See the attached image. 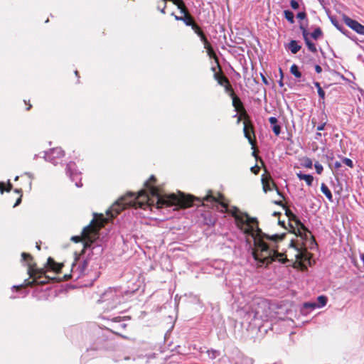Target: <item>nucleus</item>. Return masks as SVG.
I'll use <instances>...</instances> for the list:
<instances>
[{
  "label": "nucleus",
  "instance_id": "nucleus-21",
  "mask_svg": "<svg viewBox=\"0 0 364 364\" xmlns=\"http://www.w3.org/2000/svg\"><path fill=\"white\" fill-rule=\"evenodd\" d=\"M327 297L326 296H323V295H321V296H319L318 298H317V308H321V307H323L326 305L327 304Z\"/></svg>",
  "mask_w": 364,
  "mask_h": 364
},
{
  "label": "nucleus",
  "instance_id": "nucleus-59",
  "mask_svg": "<svg viewBox=\"0 0 364 364\" xmlns=\"http://www.w3.org/2000/svg\"><path fill=\"white\" fill-rule=\"evenodd\" d=\"M75 75H77L78 72L76 70V71L75 72Z\"/></svg>",
  "mask_w": 364,
  "mask_h": 364
},
{
  "label": "nucleus",
  "instance_id": "nucleus-10",
  "mask_svg": "<svg viewBox=\"0 0 364 364\" xmlns=\"http://www.w3.org/2000/svg\"><path fill=\"white\" fill-rule=\"evenodd\" d=\"M226 90L230 92V96L232 99V105L235 108L236 111L239 112L243 109L242 103L240 100L235 95L233 90L231 87L228 85L226 87Z\"/></svg>",
  "mask_w": 364,
  "mask_h": 364
},
{
  "label": "nucleus",
  "instance_id": "nucleus-6",
  "mask_svg": "<svg viewBox=\"0 0 364 364\" xmlns=\"http://www.w3.org/2000/svg\"><path fill=\"white\" fill-rule=\"evenodd\" d=\"M28 273L30 275V277L33 278L31 282L25 281V286H32L34 284H45L46 283L47 278L45 277L44 279L41 280L43 277V275L45 274V271L43 269H36L35 266L32 265L30 262L28 261Z\"/></svg>",
  "mask_w": 364,
  "mask_h": 364
},
{
  "label": "nucleus",
  "instance_id": "nucleus-44",
  "mask_svg": "<svg viewBox=\"0 0 364 364\" xmlns=\"http://www.w3.org/2000/svg\"><path fill=\"white\" fill-rule=\"evenodd\" d=\"M315 70H316V72L317 73H321V71H322V68H321V67L320 65H316L315 66Z\"/></svg>",
  "mask_w": 364,
  "mask_h": 364
},
{
  "label": "nucleus",
  "instance_id": "nucleus-34",
  "mask_svg": "<svg viewBox=\"0 0 364 364\" xmlns=\"http://www.w3.org/2000/svg\"><path fill=\"white\" fill-rule=\"evenodd\" d=\"M300 28L302 30V34H303L305 41L306 40H309V38H308L309 33H308L306 29L304 27H303L301 25L300 26Z\"/></svg>",
  "mask_w": 364,
  "mask_h": 364
},
{
  "label": "nucleus",
  "instance_id": "nucleus-15",
  "mask_svg": "<svg viewBox=\"0 0 364 364\" xmlns=\"http://www.w3.org/2000/svg\"><path fill=\"white\" fill-rule=\"evenodd\" d=\"M296 257L301 261H307L310 259L309 254L306 250H298Z\"/></svg>",
  "mask_w": 364,
  "mask_h": 364
},
{
  "label": "nucleus",
  "instance_id": "nucleus-19",
  "mask_svg": "<svg viewBox=\"0 0 364 364\" xmlns=\"http://www.w3.org/2000/svg\"><path fill=\"white\" fill-rule=\"evenodd\" d=\"M300 164L303 167L311 168L313 166L312 161L308 157H304L300 160Z\"/></svg>",
  "mask_w": 364,
  "mask_h": 364
},
{
  "label": "nucleus",
  "instance_id": "nucleus-33",
  "mask_svg": "<svg viewBox=\"0 0 364 364\" xmlns=\"http://www.w3.org/2000/svg\"><path fill=\"white\" fill-rule=\"evenodd\" d=\"M314 167H315V169H316L317 173L321 174L322 173L323 168V166L321 164L316 162L314 164Z\"/></svg>",
  "mask_w": 364,
  "mask_h": 364
},
{
  "label": "nucleus",
  "instance_id": "nucleus-43",
  "mask_svg": "<svg viewBox=\"0 0 364 364\" xmlns=\"http://www.w3.org/2000/svg\"><path fill=\"white\" fill-rule=\"evenodd\" d=\"M71 240L78 242L81 240V237L80 236H73L71 237Z\"/></svg>",
  "mask_w": 364,
  "mask_h": 364
},
{
  "label": "nucleus",
  "instance_id": "nucleus-18",
  "mask_svg": "<svg viewBox=\"0 0 364 364\" xmlns=\"http://www.w3.org/2000/svg\"><path fill=\"white\" fill-rule=\"evenodd\" d=\"M202 41L204 44V48L207 50L208 55L212 57L214 55V51L206 37H202Z\"/></svg>",
  "mask_w": 364,
  "mask_h": 364
},
{
  "label": "nucleus",
  "instance_id": "nucleus-17",
  "mask_svg": "<svg viewBox=\"0 0 364 364\" xmlns=\"http://www.w3.org/2000/svg\"><path fill=\"white\" fill-rule=\"evenodd\" d=\"M288 47L291 52L294 54L297 53L301 48V46L299 45L298 42L294 40H292L289 42Z\"/></svg>",
  "mask_w": 364,
  "mask_h": 364
},
{
  "label": "nucleus",
  "instance_id": "nucleus-8",
  "mask_svg": "<svg viewBox=\"0 0 364 364\" xmlns=\"http://www.w3.org/2000/svg\"><path fill=\"white\" fill-rule=\"evenodd\" d=\"M64 156V152L60 148H55L51 149L49 152L45 153L44 158L46 161L51 162L53 164L58 163V159Z\"/></svg>",
  "mask_w": 364,
  "mask_h": 364
},
{
  "label": "nucleus",
  "instance_id": "nucleus-51",
  "mask_svg": "<svg viewBox=\"0 0 364 364\" xmlns=\"http://www.w3.org/2000/svg\"><path fill=\"white\" fill-rule=\"evenodd\" d=\"M360 258L361 261L364 263V253L360 255Z\"/></svg>",
  "mask_w": 364,
  "mask_h": 364
},
{
  "label": "nucleus",
  "instance_id": "nucleus-12",
  "mask_svg": "<svg viewBox=\"0 0 364 364\" xmlns=\"http://www.w3.org/2000/svg\"><path fill=\"white\" fill-rule=\"evenodd\" d=\"M47 265H48V268H50V269H52L53 271H54L55 272H59L61 269L62 267H63V265L61 264L56 263L50 257H49L48 259Z\"/></svg>",
  "mask_w": 364,
  "mask_h": 364
},
{
  "label": "nucleus",
  "instance_id": "nucleus-46",
  "mask_svg": "<svg viewBox=\"0 0 364 364\" xmlns=\"http://www.w3.org/2000/svg\"><path fill=\"white\" fill-rule=\"evenodd\" d=\"M223 82L228 83V80L225 77H224L222 78V80H219V83L220 85H223Z\"/></svg>",
  "mask_w": 364,
  "mask_h": 364
},
{
  "label": "nucleus",
  "instance_id": "nucleus-31",
  "mask_svg": "<svg viewBox=\"0 0 364 364\" xmlns=\"http://www.w3.org/2000/svg\"><path fill=\"white\" fill-rule=\"evenodd\" d=\"M304 306L305 308H310V309H314L316 308H317V303L316 302H308V303H305L304 304Z\"/></svg>",
  "mask_w": 364,
  "mask_h": 364
},
{
  "label": "nucleus",
  "instance_id": "nucleus-29",
  "mask_svg": "<svg viewBox=\"0 0 364 364\" xmlns=\"http://www.w3.org/2000/svg\"><path fill=\"white\" fill-rule=\"evenodd\" d=\"M342 162L348 167L352 168L353 166V161L348 158H343Z\"/></svg>",
  "mask_w": 364,
  "mask_h": 364
},
{
  "label": "nucleus",
  "instance_id": "nucleus-36",
  "mask_svg": "<svg viewBox=\"0 0 364 364\" xmlns=\"http://www.w3.org/2000/svg\"><path fill=\"white\" fill-rule=\"evenodd\" d=\"M290 5L293 9H297L299 6V3L295 0H291Z\"/></svg>",
  "mask_w": 364,
  "mask_h": 364
},
{
  "label": "nucleus",
  "instance_id": "nucleus-16",
  "mask_svg": "<svg viewBox=\"0 0 364 364\" xmlns=\"http://www.w3.org/2000/svg\"><path fill=\"white\" fill-rule=\"evenodd\" d=\"M321 191L326 196V197L328 198L329 201H333V196L331 194V192L325 183H321Z\"/></svg>",
  "mask_w": 364,
  "mask_h": 364
},
{
  "label": "nucleus",
  "instance_id": "nucleus-25",
  "mask_svg": "<svg viewBox=\"0 0 364 364\" xmlns=\"http://www.w3.org/2000/svg\"><path fill=\"white\" fill-rule=\"evenodd\" d=\"M311 37L316 40L322 36V31L320 28H316L311 33Z\"/></svg>",
  "mask_w": 364,
  "mask_h": 364
},
{
  "label": "nucleus",
  "instance_id": "nucleus-27",
  "mask_svg": "<svg viewBox=\"0 0 364 364\" xmlns=\"http://www.w3.org/2000/svg\"><path fill=\"white\" fill-rule=\"evenodd\" d=\"M207 353L210 359H215L220 355V352L216 350H209Z\"/></svg>",
  "mask_w": 364,
  "mask_h": 364
},
{
  "label": "nucleus",
  "instance_id": "nucleus-24",
  "mask_svg": "<svg viewBox=\"0 0 364 364\" xmlns=\"http://www.w3.org/2000/svg\"><path fill=\"white\" fill-rule=\"evenodd\" d=\"M191 27H192V29L195 31V33H197L200 36L201 41H202V37H205L197 24L193 23L192 24Z\"/></svg>",
  "mask_w": 364,
  "mask_h": 364
},
{
  "label": "nucleus",
  "instance_id": "nucleus-53",
  "mask_svg": "<svg viewBox=\"0 0 364 364\" xmlns=\"http://www.w3.org/2000/svg\"><path fill=\"white\" fill-rule=\"evenodd\" d=\"M320 136H321V134L320 132H317L316 134V139H318Z\"/></svg>",
  "mask_w": 364,
  "mask_h": 364
},
{
  "label": "nucleus",
  "instance_id": "nucleus-23",
  "mask_svg": "<svg viewBox=\"0 0 364 364\" xmlns=\"http://www.w3.org/2000/svg\"><path fill=\"white\" fill-rule=\"evenodd\" d=\"M299 225L300 228H299V232L301 237H305L307 238L308 235H311L310 232L305 228L303 224L300 223Z\"/></svg>",
  "mask_w": 364,
  "mask_h": 364
},
{
  "label": "nucleus",
  "instance_id": "nucleus-14",
  "mask_svg": "<svg viewBox=\"0 0 364 364\" xmlns=\"http://www.w3.org/2000/svg\"><path fill=\"white\" fill-rule=\"evenodd\" d=\"M296 176H297V177L300 180L305 181L306 183L309 186H311L312 185V183H313V181H314V177L311 175H310V174H304L301 172H299V173H296Z\"/></svg>",
  "mask_w": 364,
  "mask_h": 364
},
{
  "label": "nucleus",
  "instance_id": "nucleus-30",
  "mask_svg": "<svg viewBox=\"0 0 364 364\" xmlns=\"http://www.w3.org/2000/svg\"><path fill=\"white\" fill-rule=\"evenodd\" d=\"M11 187H12V185L10 183V182H9V183H8L7 188H4V183H0V191L1 193H3L4 191H6L7 192L10 191V190L11 189Z\"/></svg>",
  "mask_w": 364,
  "mask_h": 364
},
{
  "label": "nucleus",
  "instance_id": "nucleus-22",
  "mask_svg": "<svg viewBox=\"0 0 364 364\" xmlns=\"http://www.w3.org/2000/svg\"><path fill=\"white\" fill-rule=\"evenodd\" d=\"M284 17L290 23H294V15L293 12H291L289 10H285L284 11Z\"/></svg>",
  "mask_w": 364,
  "mask_h": 364
},
{
  "label": "nucleus",
  "instance_id": "nucleus-38",
  "mask_svg": "<svg viewBox=\"0 0 364 364\" xmlns=\"http://www.w3.org/2000/svg\"><path fill=\"white\" fill-rule=\"evenodd\" d=\"M21 256H22V258H23V259L24 261H26L28 259H32L31 255L28 254V253H26V252H23Z\"/></svg>",
  "mask_w": 364,
  "mask_h": 364
},
{
  "label": "nucleus",
  "instance_id": "nucleus-3",
  "mask_svg": "<svg viewBox=\"0 0 364 364\" xmlns=\"http://www.w3.org/2000/svg\"><path fill=\"white\" fill-rule=\"evenodd\" d=\"M123 300V292L120 289L108 288L102 294L98 301L104 305V309L109 311L117 307Z\"/></svg>",
  "mask_w": 364,
  "mask_h": 364
},
{
  "label": "nucleus",
  "instance_id": "nucleus-52",
  "mask_svg": "<svg viewBox=\"0 0 364 364\" xmlns=\"http://www.w3.org/2000/svg\"><path fill=\"white\" fill-rule=\"evenodd\" d=\"M282 79L283 78H280L279 81V85L280 87H283L284 84H283V82H282Z\"/></svg>",
  "mask_w": 364,
  "mask_h": 364
},
{
  "label": "nucleus",
  "instance_id": "nucleus-60",
  "mask_svg": "<svg viewBox=\"0 0 364 364\" xmlns=\"http://www.w3.org/2000/svg\"><path fill=\"white\" fill-rule=\"evenodd\" d=\"M18 176H16V177L15 178V181L18 180Z\"/></svg>",
  "mask_w": 364,
  "mask_h": 364
},
{
  "label": "nucleus",
  "instance_id": "nucleus-2",
  "mask_svg": "<svg viewBox=\"0 0 364 364\" xmlns=\"http://www.w3.org/2000/svg\"><path fill=\"white\" fill-rule=\"evenodd\" d=\"M155 181L154 176H151L145 183L146 189L141 190L137 196L130 193L122 197L107 211V216L111 218H114L127 206L146 209L151 206L156 208L172 205L187 208L192 205L193 198L191 196H185L181 193L178 195L161 193L160 190L154 186Z\"/></svg>",
  "mask_w": 364,
  "mask_h": 364
},
{
  "label": "nucleus",
  "instance_id": "nucleus-13",
  "mask_svg": "<svg viewBox=\"0 0 364 364\" xmlns=\"http://www.w3.org/2000/svg\"><path fill=\"white\" fill-rule=\"evenodd\" d=\"M252 132V127L251 126H249L247 123H244V134L245 137L248 139L249 142L254 146V141L252 139L250 133Z\"/></svg>",
  "mask_w": 364,
  "mask_h": 364
},
{
  "label": "nucleus",
  "instance_id": "nucleus-20",
  "mask_svg": "<svg viewBox=\"0 0 364 364\" xmlns=\"http://www.w3.org/2000/svg\"><path fill=\"white\" fill-rule=\"evenodd\" d=\"M290 73L296 77L300 78L301 73L299 70V68L296 64H293L290 68Z\"/></svg>",
  "mask_w": 364,
  "mask_h": 364
},
{
  "label": "nucleus",
  "instance_id": "nucleus-57",
  "mask_svg": "<svg viewBox=\"0 0 364 364\" xmlns=\"http://www.w3.org/2000/svg\"><path fill=\"white\" fill-rule=\"evenodd\" d=\"M335 166H336V167L338 168L341 166V164L338 162H336Z\"/></svg>",
  "mask_w": 364,
  "mask_h": 364
},
{
  "label": "nucleus",
  "instance_id": "nucleus-45",
  "mask_svg": "<svg viewBox=\"0 0 364 364\" xmlns=\"http://www.w3.org/2000/svg\"><path fill=\"white\" fill-rule=\"evenodd\" d=\"M21 202V196H19V198L17 199L16 203L14 204V207H16L17 205H18Z\"/></svg>",
  "mask_w": 364,
  "mask_h": 364
},
{
  "label": "nucleus",
  "instance_id": "nucleus-11",
  "mask_svg": "<svg viewBox=\"0 0 364 364\" xmlns=\"http://www.w3.org/2000/svg\"><path fill=\"white\" fill-rule=\"evenodd\" d=\"M87 266V262L83 261L82 263L77 264V260L75 259V262L72 265V272L75 273V272H78L77 277H80V274H82L85 272V267Z\"/></svg>",
  "mask_w": 364,
  "mask_h": 364
},
{
  "label": "nucleus",
  "instance_id": "nucleus-9",
  "mask_svg": "<svg viewBox=\"0 0 364 364\" xmlns=\"http://www.w3.org/2000/svg\"><path fill=\"white\" fill-rule=\"evenodd\" d=\"M343 19L344 23L352 30L360 35L364 36V26L361 25L357 21L353 20L347 16H344Z\"/></svg>",
  "mask_w": 364,
  "mask_h": 364
},
{
  "label": "nucleus",
  "instance_id": "nucleus-5",
  "mask_svg": "<svg viewBox=\"0 0 364 364\" xmlns=\"http://www.w3.org/2000/svg\"><path fill=\"white\" fill-rule=\"evenodd\" d=\"M252 313L255 318L266 320L270 314L269 303L264 299H257L252 304Z\"/></svg>",
  "mask_w": 364,
  "mask_h": 364
},
{
  "label": "nucleus",
  "instance_id": "nucleus-37",
  "mask_svg": "<svg viewBox=\"0 0 364 364\" xmlns=\"http://www.w3.org/2000/svg\"><path fill=\"white\" fill-rule=\"evenodd\" d=\"M296 17H297V18H299L300 20H303V19L306 18V14L304 11L299 12L297 14Z\"/></svg>",
  "mask_w": 364,
  "mask_h": 364
},
{
  "label": "nucleus",
  "instance_id": "nucleus-56",
  "mask_svg": "<svg viewBox=\"0 0 364 364\" xmlns=\"http://www.w3.org/2000/svg\"><path fill=\"white\" fill-rule=\"evenodd\" d=\"M175 18H176V20H183V17H178V16H175Z\"/></svg>",
  "mask_w": 364,
  "mask_h": 364
},
{
  "label": "nucleus",
  "instance_id": "nucleus-42",
  "mask_svg": "<svg viewBox=\"0 0 364 364\" xmlns=\"http://www.w3.org/2000/svg\"><path fill=\"white\" fill-rule=\"evenodd\" d=\"M333 23L334 24V26L339 30L341 31L343 33H346L343 29V28L341 26H339V24L336 22H334V21H332Z\"/></svg>",
  "mask_w": 364,
  "mask_h": 364
},
{
  "label": "nucleus",
  "instance_id": "nucleus-54",
  "mask_svg": "<svg viewBox=\"0 0 364 364\" xmlns=\"http://www.w3.org/2000/svg\"><path fill=\"white\" fill-rule=\"evenodd\" d=\"M279 73L280 78H283V72L281 68L279 69Z\"/></svg>",
  "mask_w": 364,
  "mask_h": 364
},
{
  "label": "nucleus",
  "instance_id": "nucleus-58",
  "mask_svg": "<svg viewBox=\"0 0 364 364\" xmlns=\"http://www.w3.org/2000/svg\"><path fill=\"white\" fill-rule=\"evenodd\" d=\"M36 247L40 250V246L38 245H36Z\"/></svg>",
  "mask_w": 364,
  "mask_h": 364
},
{
  "label": "nucleus",
  "instance_id": "nucleus-7",
  "mask_svg": "<svg viewBox=\"0 0 364 364\" xmlns=\"http://www.w3.org/2000/svg\"><path fill=\"white\" fill-rule=\"evenodd\" d=\"M75 164L74 162H70L67 165L66 171L67 174L70 176L72 181H75V186L77 187H81V176L80 173L78 172L75 168Z\"/></svg>",
  "mask_w": 364,
  "mask_h": 364
},
{
  "label": "nucleus",
  "instance_id": "nucleus-50",
  "mask_svg": "<svg viewBox=\"0 0 364 364\" xmlns=\"http://www.w3.org/2000/svg\"><path fill=\"white\" fill-rule=\"evenodd\" d=\"M314 85L317 88V90H318L319 87H321L319 82H315Z\"/></svg>",
  "mask_w": 364,
  "mask_h": 364
},
{
  "label": "nucleus",
  "instance_id": "nucleus-48",
  "mask_svg": "<svg viewBox=\"0 0 364 364\" xmlns=\"http://www.w3.org/2000/svg\"><path fill=\"white\" fill-rule=\"evenodd\" d=\"M261 76H262V82L264 84L268 85V81L267 80L266 77L263 75H261Z\"/></svg>",
  "mask_w": 364,
  "mask_h": 364
},
{
  "label": "nucleus",
  "instance_id": "nucleus-55",
  "mask_svg": "<svg viewBox=\"0 0 364 364\" xmlns=\"http://www.w3.org/2000/svg\"><path fill=\"white\" fill-rule=\"evenodd\" d=\"M23 286V284H21V285H20V286H14V287H13V289H18V288L22 287Z\"/></svg>",
  "mask_w": 364,
  "mask_h": 364
},
{
  "label": "nucleus",
  "instance_id": "nucleus-32",
  "mask_svg": "<svg viewBox=\"0 0 364 364\" xmlns=\"http://www.w3.org/2000/svg\"><path fill=\"white\" fill-rule=\"evenodd\" d=\"M272 131L275 135L278 136L281 132V127L279 124H274L272 126Z\"/></svg>",
  "mask_w": 364,
  "mask_h": 364
},
{
  "label": "nucleus",
  "instance_id": "nucleus-4",
  "mask_svg": "<svg viewBox=\"0 0 364 364\" xmlns=\"http://www.w3.org/2000/svg\"><path fill=\"white\" fill-rule=\"evenodd\" d=\"M102 225V222H100L99 225L97 221L92 220L89 225L84 228L82 232V237L84 240V249L92 247L93 243L99 237V228Z\"/></svg>",
  "mask_w": 364,
  "mask_h": 364
},
{
  "label": "nucleus",
  "instance_id": "nucleus-35",
  "mask_svg": "<svg viewBox=\"0 0 364 364\" xmlns=\"http://www.w3.org/2000/svg\"><path fill=\"white\" fill-rule=\"evenodd\" d=\"M317 91H318V95L319 97L323 102L324 99H325V92L323 90V89L321 87H319L318 90H317Z\"/></svg>",
  "mask_w": 364,
  "mask_h": 364
},
{
  "label": "nucleus",
  "instance_id": "nucleus-41",
  "mask_svg": "<svg viewBox=\"0 0 364 364\" xmlns=\"http://www.w3.org/2000/svg\"><path fill=\"white\" fill-rule=\"evenodd\" d=\"M326 124V122H325L321 123V124H319V125L316 127V129H317L318 131H322V130H323V129H324V128H325Z\"/></svg>",
  "mask_w": 364,
  "mask_h": 364
},
{
  "label": "nucleus",
  "instance_id": "nucleus-26",
  "mask_svg": "<svg viewBox=\"0 0 364 364\" xmlns=\"http://www.w3.org/2000/svg\"><path fill=\"white\" fill-rule=\"evenodd\" d=\"M305 42L309 50H311L313 53H316L317 51L316 45L309 39L306 40Z\"/></svg>",
  "mask_w": 364,
  "mask_h": 364
},
{
  "label": "nucleus",
  "instance_id": "nucleus-47",
  "mask_svg": "<svg viewBox=\"0 0 364 364\" xmlns=\"http://www.w3.org/2000/svg\"><path fill=\"white\" fill-rule=\"evenodd\" d=\"M166 6V2H164V6H163V8H161V9H160V11H161L162 14H164L166 13V12H165Z\"/></svg>",
  "mask_w": 364,
  "mask_h": 364
},
{
  "label": "nucleus",
  "instance_id": "nucleus-28",
  "mask_svg": "<svg viewBox=\"0 0 364 364\" xmlns=\"http://www.w3.org/2000/svg\"><path fill=\"white\" fill-rule=\"evenodd\" d=\"M183 21L187 26H192V24L194 23L192 17L187 14H185L184 17H183Z\"/></svg>",
  "mask_w": 364,
  "mask_h": 364
},
{
  "label": "nucleus",
  "instance_id": "nucleus-1",
  "mask_svg": "<svg viewBox=\"0 0 364 364\" xmlns=\"http://www.w3.org/2000/svg\"><path fill=\"white\" fill-rule=\"evenodd\" d=\"M203 204L222 213H230L235 218L237 227L245 235L246 242L252 249V255L258 267H267L275 261L282 264L287 261L284 254L275 250L274 243L282 239V237L278 235L270 236L262 232L258 227L257 218H250L236 207L229 208L221 194L218 193V197L211 193L208 194L203 198Z\"/></svg>",
  "mask_w": 364,
  "mask_h": 364
},
{
  "label": "nucleus",
  "instance_id": "nucleus-40",
  "mask_svg": "<svg viewBox=\"0 0 364 364\" xmlns=\"http://www.w3.org/2000/svg\"><path fill=\"white\" fill-rule=\"evenodd\" d=\"M259 171V167L257 165H255V166H252L251 168V171L254 173L255 174H257Z\"/></svg>",
  "mask_w": 364,
  "mask_h": 364
},
{
  "label": "nucleus",
  "instance_id": "nucleus-49",
  "mask_svg": "<svg viewBox=\"0 0 364 364\" xmlns=\"http://www.w3.org/2000/svg\"><path fill=\"white\" fill-rule=\"evenodd\" d=\"M263 188H264V192H267L268 190L270 189L269 186L267 184H264Z\"/></svg>",
  "mask_w": 364,
  "mask_h": 364
},
{
  "label": "nucleus",
  "instance_id": "nucleus-39",
  "mask_svg": "<svg viewBox=\"0 0 364 364\" xmlns=\"http://www.w3.org/2000/svg\"><path fill=\"white\" fill-rule=\"evenodd\" d=\"M269 123L272 125V126H274V124H277V119L274 117H269Z\"/></svg>",
  "mask_w": 364,
  "mask_h": 364
}]
</instances>
